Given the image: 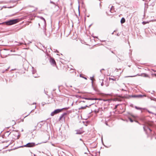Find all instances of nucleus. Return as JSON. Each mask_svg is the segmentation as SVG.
Listing matches in <instances>:
<instances>
[{
  "instance_id": "obj_30",
  "label": "nucleus",
  "mask_w": 156,
  "mask_h": 156,
  "mask_svg": "<svg viewBox=\"0 0 156 156\" xmlns=\"http://www.w3.org/2000/svg\"><path fill=\"white\" fill-rule=\"evenodd\" d=\"M85 79H87V78H86V77H83Z\"/></svg>"
},
{
  "instance_id": "obj_16",
  "label": "nucleus",
  "mask_w": 156,
  "mask_h": 156,
  "mask_svg": "<svg viewBox=\"0 0 156 156\" xmlns=\"http://www.w3.org/2000/svg\"><path fill=\"white\" fill-rule=\"evenodd\" d=\"M93 77H94V76H93L92 77H90V79L92 80V84H93Z\"/></svg>"
},
{
  "instance_id": "obj_10",
  "label": "nucleus",
  "mask_w": 156,
  "mask_h": 156,
  "mask_svg": "<svg viewBox=\"0 0 156 156\" xmlns=\"http://www.w3.org/2000/svg\"><path fill=\"white\" fill-rule=\"evenodd\" d=\"M125 22V18L123 17H122L121 20L120 22H121V23L123 24V23H124Z\"/></svg>"
},
{
  "instance_id": "obj_35",
  "label": "nucleus",
  "mask_w": 156,
  "mask_h": 156,
  "mask_svg": "<svg viewBox=\"0 0 156 156\" xmlns=\"http://www.w3.org/2000/svg\"><path fill=\"white\" fill-rule=\"evenodd\" d=\"M101 70H104V69H101Z\"/></svg>"
},
{
  "instance_id": "obj_2",
  "label": "nucleus",
  "mask_w": 156,
  "mask_h": 156,
  "mask_svg": "<svg viewBox=\"0 0 156 156\" xmlns=\"http://www.w3.org/2000/svg\"><path fill=\"white\" fill-rule=\"evenodd\" d=\"M35 145V143H29L23 146H22L20 147H32Z\"/></svg>"
},
{
  "instance_id": "obj_14",
  "label": "nucleus",
  "mask_w": 156,
  "mask_h": 156,
  "mask_svg": "<svg viewBox=\"0 0 156 156\" xmlns=\"http://www.w3.org/2000/svg\"><path fill=\"white\" fill-rule=\"evenodd\" d=\"M129 119L130 120V121L131 122H133V120L131 118H129Z\"/></svg>"
},
{
  "instance_id": "obj_7",
  "label": "nucleus",
  "mask_w": 156,
  "mask_h": 156,
  "mask_svg": "<svg viewBox=\"0 0 156 156\" xmlns=\"http://www.w3.org/2000/svg\"><path fill=\"white\" fill-rule=\"evenodd\" d=\"M32 74L34 75L33 76L34 77H37V76H36V75H35L34 74L36 73V70H35L34 69V67H32Z\"/></svg>"
},
{
  "instance_id": "obj_6",
  "label": "nucleus",
  "mask_w": 156,
  "mask_h": 156,
  "mask_svg": "<svg viewBox=\"0 0 156 156\" xmlns=\"http://www.w3.org/2000/svg\"><path fill=\"white\" fill-rule=\"evenodd\" d=\"M50 62L52 65H54L55 64V62L54 59L52 58H51L50 60Z\"/></svg>"
},
{
  "instance_id": "obj_42",
  "label": "nucleus",
  "mask_w": 156,
  "mask_h": 156,
  "mask_svg": "<svg viewBox=\"0 0 156 156\" xmlns=\"http://www.w3.org/2000/svg\"><path fill=\"white\" fill-rule=\"evenodd\" d=\"M92 104H91L90 105V106H91V105H92Z\"/></svg>"
},
{
  "instance_id": "obj_9",
  "label": "nucleus",
  "mask_w": 156,
  "mask_h": 156,
  "mask_svg": "<svg viewBox=\"0 0 156 156\" xmlns=\"http://www.w3.org/2000/svg\"><path fill=\"white\" fill-rule=\"evenodd\" d=\"M66 113H64L63 114H62V115H61V116L59 117V120H60L62 119V118H63V116L66 115Z\"/></svg>"
},
{
  "instance_id": "obj_28",
  "label": "nucleus",
  "mask_w": 156,
  "mask_h": 156,
  "mask_svg": "<svg viewBox=\"0 0 156 156\" xmlns=\"http://www.w3.org/2000/svg\"><path fill=\"white\" fill-rule=\"evenodd\" d=\"M23 44V43H20V45H21V44Z\"/></svg>"
},
{
  "instance_id": "obj_18",
  "label": "nucleus",
  "mask_w": 156,
  "mask_h": 156,
  "mask_svg": "<svg viewBox=\"0 0 156 156\" xmlns=\"http://www.w3.org/2000/svg\"><path fill=\"white\" fill-rule=\"evenodd\" d=\"M137 75H138L139 76H140V75H139L138 74H137V75H135V76H129V77H135V76H136Z\"/></svg>"
},
{
  "instance_id": "obj_36",
  "label": "nucleus",
  "mask_w": 156,
  "mask_h": 156,
  "mask_svg": "<svg viewBox=\"0 0 156 156\" xmlns=\"http://www.w3.org/2000/svg\"><path fill=\"white\" fill-rule=\"evenodd\" d=\"M101 71H102V70H100V72L101 73Z\"/></svg>"
},
{
  "instance_id": "obj_29",
  "label": "nucleus",
  "mask_w": 156,
  "mask_h": 156,
  "mask_svg": "<svg viewBox=\"0 0 156 156\" xmlns=\"http://www.w3.org/2000/svg\"><path fill=\"white\" fill-rule=\"evenodd\" d=\"M118 105H117L115 106V108H116L118 106Z\"/></svg>"
},
{
  "instance_id": "obj_31",
  "label": "nucleus",
  "mask_w": 156,
  "mask_h": 156,
  "mask_svg": "<svg viewBox=\"0 0 156 156\" xmlns=\"http://www.w3.org/2000/svg\"><path fill=\"white\" fill-rule=\"evenodd\" d=\"M117 36H119V34H118H118H117Z\"/></svg>"
},
{
  "instance_id": "obj_3",
  "label": "nucleus",
  "mask_w": 156,
  "mask_h": 156,
  "mask_svg": "<svg viewBox=\"0 0 156 156\" xmlns=\"http://www.w3.org/2000/svg\"><path fill=\"white\" fill-rule=\"evenodd\" d=\"M64 109V108L61 109H57L55 110L53 112H52L51 114V116H54L55 114H57L58 113H59V112H60L62 109Z\"/></svg>"
},
{
  "instance_id": "obj_8",
  "label": "nucleus",
  "mask_w": 156,
  "mask_h": 156,
  "mask_svg": "<svg viewBox=\"0 0 156 156\" xmlns=\"http://www.w3.org/2000/svg\"><path fill=\"white\" fill-rule=\"evenodd\" d=\"M40 18L42 20L43 23H44V25H46V21H45V19L44 18H43V17H41V16L40 17Z\"/></svg>"
},
{
  "instance_id": "obj_37",
  "label": "nucleus",
  "mask_w": 156,
  "mask_h": 156,
  "mask_svg": "<svg viewBox=\"0 0 156 156\" xmlns=\"http://www.w3.org/2000/svg\"><path fill=\"white\" fill-rule=\"evenodd\" d=\"M101 41V42H104V41Z\"/></svg>"
},
{
  "instance_id": "obj_45",
  "label": "nucleus",
  "mask_w": 156,
  "mask_h": 156,
  "mask_svg": "<svg viewBox=\"0 0 156 156\" xmlns=\"http://www.w3.org/2000/svg\"><path fill=\"white\" fill-rule=\"evenodd\" d=\"M56 51L57 52H58L57 50H56Z\"/></svg>"
},
{
  "instance_id": "obj_22",
  "label": "nucleus",
  "mask_w": 156,
  "mask_h": 156,
  "mask_svg": "<svg viewBox=\"0 0 156 156\" xmlns=\"http://www.w3.org/2000/svg\"><path fill=\"white\" fill-rule=\"evenodd\" d=\"M104 85V83L102 81V82L101 83V85L102 86Z\"/></svg>"
},
{
  "instance_id": "obj_39",
  "label": "nucleus",
  "mask_w": 156,
  "mask_h": 156,
  "mask_svg": "<svg viewBox=\"0 0 156 156\" xmlns=\"http://www.w3.org/2000/svg\"><path fill=\"white\" fill-rule=\"evenodd\" d=\"M25 45H26L27 44L26 43H25L24 44Z\"/></svg>"
},
{
  "instance_id": "obj_23",
  "label": "nucleus",
  "mask_w": 156,
  "mask_h": 156,
  "mask_svg": "<svg viewBox=\"0 0 156 156\" xmlns=\"http://www.w3.org/2000/svg\"><path fill=\"white\" fill-rule=\"evenodd\" d=\"M112 7H113V6H112V8H111V9H110V12H112Z\"/></svg>"
},
{
  "instance_id": "obj_47",
  "label": "nucleus",
  "mask_w": 156,
  "mask_h": 156,
  "mask_svg": "<svg viewBox=\"0 0 156 156\" xmlns=\"http://www.w3.org/2000/svg\"><path fill=\"white\" fill-rule=\"evenodd\" d=\"M155 115H156V114H155Z\"/></svg>"
},
{
  "instance_id": "obj_4",
  "label": "nucleus",
  "mask_w": 156,
  "mask_h": 156,
  "mask_svg": "<svg viewBox=\"0 0 156 156\" xmlns=\"http://www.w3.org/2000/svg\"><path fill=\"white\" fill-rule=\"evenodd\" d=\"M76 132V134H81L83 133L84 131L81 129H77L75 130Z\"/></svg>"
},
{
  "instance_id": "obj_1",
  "label": "nucleus",
  "mask_w": 156,
  "mask_h": 156,
  "mask_svg": "<svg viewBox=\"0 0 156 156\" xmlns=\"http://www.w3.org/2000/svg\"><path fill=\"white\" fill-rule=\"evenodd\" d=\"M19 21L18 19H15L12 20H10L8 21L5 22H3L0 23V25L4 24L5 23L7 25H10L14 24L17 23Z\"/></svg>"
},
{
  "instance_id": "obj_11",
  "label": "nucleus",
  "mask_w": 156,
  "mask_h": 156,
  "mask_svg": "<svg viewBox=\"0 0 156 156\" xmlns=\"http://www.w3.org/2000/svg\"><path fill=\"white\" fill-rule=\"evenodd\" d=\"M135 108L137 110H141L143 109V108H141L139 107H138L136 106H135Z\"/></svg>"
},
{
  "instance_id": "obj_5",
  "label": "nucleus",
  "mask_w": 156,
  "mask_h": 156,
  "mask_svg": "<svg viewBox=\"0 0 156 156\" xmlns=\"http://www.w3.org/2000/svg\"><path fill=\"white\" fill-rule=\"evenodd\" d=\"M144 96H145L144 95H133L132 96V97L134 98H141Z\"/></svg>"
},
{
  "instance_id": "obj_40",
  "label": "nucleus",
  "mask_w": 156,
  "mask_h": 156,
  "mask_svg": "<svg viewBox=\"0 0 156 156\" xmlns=\"http://www.w3.org/2000/svg\"><path fill=\"white\" fill-rule=\"evenodd\" d=\"M36 108V106H35V108Z\"/></svg>"
},
{
  "instance_id": "obj_26",
  "label": "nucleus",
  "mask_w": 156,
  "mask_h": 156,
  "mask_svg": "<svg viewBox=\"0 0 156 156\" xmlns=\"http://www.w3.org/2000/svg\"><path fill=\"white\" fill-rule=\"evenodd\" d=\"M31 43V41H29V42L27 43L28 44H29L30 43Z\"/></svg>"
},
{
  "instance_id": "obj_33",
  "label": "nucleus",
  "mask_w": 156,
  "mask_h": 156,
  "mask_svg": "<svg viewBox=\"0 0 156 156\" xmlns=\"http://www.w3.org/2000/svg\"><path fill=\"white\" fill-rule=\"evenodd\" d=\"M80 140L82 141V139H80Z\"/></svg>"
},
{
  "instance_id": "obj_24",
  "label": "nucleus",
  "mask_w": 156,
  "mask_h": 156,
  "mask_svg": "<svg viewBox=\"0 0 156 156\" xmlns=\"http://www.w3.org/2000/svg\"><path fill=\"white\" fill-rule=\"evenodd\" d=\"M143 128H144V131H146V129H145V127H144Z\"/></svg>"
},
{
  "instance_id": "obj_44",
  "label": "nucleus",
  "mask_w": 156,
  "mask_h": 156,
  "mask_svg": "<svg viewBox=\"0 0 156 156\" xmlns=\"http://www.w3.org/2000/svg\"><path fill=\"white\" fill-rule=\"evenodd\" d=\"M11 133H9V134H10Z\"/></svg>"
},
{
  "instance_id": "obj_15",
  "label": "nucleus",
  "mask_w": 156,
  "mask_h": 156,
  "mask_svg": "<svg viewBox=\"0 0 156 156\" xmlns=\"http://www.w3.org/2000/svg\"><path fill=\"white\" fill-rule=\"evenodd\" d=\"M144 76H143L144 77H147L148 76V75L146 74H144Z\"/></svg>"
},
{
  "instance_id": "obj_25",
  "label": "nucleus",
  "mask_w": 156,
  "mask_h": 156,
  "mask_svg": "<svg viewBox=\"0 0 156 156\" xmlns=\"http://www.w3.org/2000/svg\"><path fill=\"white\" fill-rule=\"evenodd\" d=\"M142 23L143 24H145L146 23L145 22H142Z\"/></svg>"
},
{
  "instance_id": "obj_38",
  "label": "nucleus",
  "mask_w": 156,
  "mask_h": 156,
  "mask_svg": "<svg viewBox=\"0 0 156 156\" xmlns=\"http://www.w3.org/2000/svg\"><path fill=\"white\" fill-rule=\"evenodd\" d=\"M38 25H39V26H40V23H38Z\"/></svg>"
},
{
  "instance_id": "obj_34",
  "label": "nucleus",
  "mask_w": 156,
  "mask_h": 156,
  "mask_svg": "<svg viewBox=\"0 0 156 156\" xmlns=\"http://www.w3.org/2000/svg\"><path fill=\"white\" fill-rule=\"evenodd\" d=\"M33 104H36V103H34Z\"/></svg>"
},
{
  "instance_id": "obj_21",
  "label": "nucleus",
  "mask_w": 156,
  "mask_h": 156,
  "mask_svg": "<svg viewBox=\"0 0 156 156\" xmlns=\"http://www.w3.org/2000/svg\"><path fill=\"white\" fill-rule=\"evenodd\" d=\"M50 3L55 5V3L53 2L52 1H50Z\"/></svg>"
},
{
  "instance_id": "obj_12",
  "label": "nucleus",
  "mask_w": 156,
  "mask_h": 156,
  "mask_svg": "<svg viewBox=\"0 0 156 156\" xmlns=\"http://www.w3.org/2000/svg\"><path fill=\"white\" fill-rule=\"evenodd\" d=\"M84 99L86 100H94L95 99V98H84Z\"/></svg>"
},
{
  "instance_id": "obj_46",
  "label": "nucleus",
  "mask_w": 156,
  "mask_h": 156,
  "mask_svg": "<svg viewBox=\"0 0 156 156\" xmlns=\"http://www.w3.org/2000/svg\"><path fill=\"white\" fill-rule=\"evenodd\" d=\"M143 1H144V0H143Z\"/></svg>"
},
{
  "instance_id": "obj_41",
  "label": "nucleus",
  "mask_w": 156,
  "mask_h": 156,
  "mask_svg": "<svg viewBox=\"0 0 156 156\" xmlns=\"http://www.w3.org/2000/svg\"><path fill=\"white\" fill-rule=\"evenodd\" d=\"M116 69V70H117V71H118V69Z\"/></svg>"
},
{
  "instance_id": "obj_20",
  "label": "nucleus",
  "mask_w": 156,
  "mask_h": 156,
  "mask_svg": "<svg viewBox=\"0 0 156 156\" xmlns=\"http://www.w3.org/2000/svg\"><path fill=\"white\" fill-rule=\"evenodd\" d=\"M147 127L151 132L152 131L151 130L150 128H149L148 126H147Z\"/></svg>"
},
{
  "instance_id": "obj_27",
  "label": "nucleus",
  "mask_w": 156,
  "mask_h": 156,
  "mask_svg": "<svg viewBox=\"0 0 156 156\" xmlns=\"http://www.w3.org/2000/svg\"><path fill=\"white\" fill-rule=\"evenodd\" d=\"M115 30H114V32H113V33H112V34H114V32H115Z\"/></svg>"
},
{
  "instance_id": "obj_32",
  "label": "nucleus",
  "mask_w": 156,
  "mask_h": 156,
  "mask_svg": "<svg viewBox=\"0 0 156 156\" xmlns=\"http://www.w3.org/2000/svg\"><path fill=\"white\" fill-rule=\"evenodd\" d=\"M39 124H40V125L41 126V125L40 124H39V123L38 124V125H39ZM41 127V126L40 127Z\"/></svg>"
},
{
  "instance_id": "obj_43",
  "label": "nucleus",
  "mask_w": 156,
  "mask_h": 156,
  "mask_svg": "<svg viewBox=\"0 0 156 156\" xmlns=\"http://www.w3.org/2000/svg\"><path fill=\"white\" fill-rule=\"evenodd\" d=\"M22 131H23V129L22 130Z\"/></svg>"
},
{
  "instance_id": "obj_19",
  "label": "nucleus",
  "mask_w": 156,
  "mask_h": 156,
  "mask_svg": "<svg viewBox=\"0 0 156 156\" xmlns=\"http://www.w3.org/2000/svg\"><path fill=\"white\" fill-rule=\"evenodd\" d=\"M109 79H110V80H115V79H113V78H110Z\"/></svg>"
},
{
  "instance_id": "obj_13",
  "label": "nucleus",
  "mask_w": 156,
  "mask_h": 156,
  "mask_svg": "<svg viewBox=\"0 0 156 156\" xmlns=\"http://www.w3.org/2000/svg\"><path fill=\"white\" fill-rule=\"evenodd\" d=\"M86 107H88V106L87 105H86L84 107H81V108L82 109H85L86 108Z\"/></svg>"
},
{
  "instance_id": "obj_17",
  "label": "nucleus",
  "mask_w": 156,
  "mask_h": 156,
  "mask_svg": "<svg viewBox=\"0 0 156 156\" xmlns=\"http://www.w3.org/2000/svg\"><path fill=\"white\" fill-rule=\"evenodd\" d=\"M33 111H34V110H32V111L30 112V113H29L28 115H27L26 116L24 117V118H25L26 117H27V116H28V115H29L30 114L31 112H33Z\"/></svg>"
}]
</instances>
